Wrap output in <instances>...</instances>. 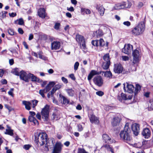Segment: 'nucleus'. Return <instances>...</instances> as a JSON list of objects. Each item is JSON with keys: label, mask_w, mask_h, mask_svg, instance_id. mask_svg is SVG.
I'll return each instance as SVG.
<instances>
[{"label": "nucleus", "mask_w": 153, "mask_h": 153, "mask_svg": "<svg viewBox=\"0 0 153 153\" xmlns=\"http://www.w3.org/2000/svg\"><path fill=\"white\" fill-rule=\"evenodd\" d=\"M35 141L38 145L39 143L40 146H43L45 142H46L45 149L46 151L49 150L48 146H50L51 147L53 146L55 143L54 140L53 138H51L47 140V135L44 132L40 133L39 134H36L35 135Z\"/></svg>", "instance_id": "f257e3e1"}, {"label": "nucleus", "mask_w": 153, "mask_h": 153, "mask_svg": "<svg viewBox=\"0 0 153 153\" xmlns=\"http://www.w3.org/2000/svg\"><path fill=\"white\" fill-rule=\"evenodd\" d=\"M129 125L128 123L126 124L123 130L121 131L120 135L121 138L125 142L130 144L132 141V138L130 134L131 130L129 128Z\"/></svg>", "instance_id": "f03ea898"}, {"label": "nucleus", "mask_w": 153, "mask_h": 153, "mask_svg": "<svg viewBox=\"0 0 153 153\" xmlns=\"http://www.w3.org/2000/svg\"><path fill=\"white\" fill-rule=\"evenodd\" d=\"M145 29V24L143 22H141L134 27L132 30V33L136 36L142 34Z\"/></svg>", "instance_id": "7ed1b4c3"}, {"label": "nucleus", "mask_w": 153, "mask_h": 153, "mask_svg": "<svg viewBox=\"0 0 153 153\" xmlns=\"http://www.w3.org/2000/svg\"><path fill=\"white\" fill-rule=\"evenodd\" d=\"M49 106L46 105L41 111L42 118L45 121H47L49 120Z\"/></svg>", "instance_id": "20e7f679"}, {"label": "nucleus", "mask_w": 153, "mask_h": 153, "mask_svg": "<svg viewBox=\"0 0 153 153\" xmlns=\"http://www.w3.org/2000/svg\"><path fill=\"white\" fill-rule=\"evenodd\" d=\"M123 89L125 91H127L129 93H131L133 92L134 87L133 85L127 82L123 84Z\"/></svg>", "instance_id": "39448f33"}, {"label": "nucleus", "mask_w": 153, "mask_h": 153, "mask_svg": "<svg viewBox=\"0 0 153 153\" xmlns=\"http://www.w3.org/2000/svg\"><path fill=\"white\" fill-rule=\"evenodd\" d=\"M139 52L135 50L133 51L132 56L133 57V63L134 64L138 62L139 60Z\"/></svg>", "instance_id": "423d86ee"}, {"label": "nucleus", "mask_w": 153, "mask_h": 153, "mask_svg": "<svg viewBox=\"0 0 153 153\" xmlns=\"http://www.w3.org/2000/svg\"><path fill=\"white\" fill-rule=\"evenodd\" d=\"M133 46L129 44L125 45L124 48L122 50V52L124 53L128 54L130 53L132 50Z\"/></svg>", "instance_id": "0eeeda50"}, {"label": "nucleus", "mask_w": 153, "mask_h": 153, "mask_svg": "<svg viewBox=\"0 0 153 153\" xmlns=\"http://www.w3.org/2000/svg\"><path fill=\"white\" fill-rule=\"evenodd\" d=\"M93 81L95 85L101 86L103 84V80L102 77L100 76H95L93 79Z\"/></svg>", "instance_id": "6e6552de"}, {"label": "nucleus", "mask_w": 153, "mask_h": 153, "mask_svg": "<svg viewBox=\"0 0 153 153\" xmlns=\"http://www.w3.org/2000/svg\"><path fill=\"white\" fill-rule=\"evenodd\" d=\"M123 70V68L120 63H117L114 65V71L116 73L120 74Z\"/></svg>", "instance_id": "1a4fd4ad"}, {"label": "nucleus", "mask_w": 153, "mask_h": 153, "mask_svg": "<svg viewBox=\"0 0 153 153\" xmlns=\"http://www.w3.org/2000/svg\"><path fill=\"white\" fill-rule=\"evenodd\" d=\"M20 79L25 81L26 82L28 81L29 76L28 74L27 73L23 71H22L20 73Z\"/></svg>", "instance_id": "9d476101"}, {"label": "nucleus", "mask_w": 153, "mask_h": 153, "mask_svg": "<svg viewBox=\"0 0 153 153\" xmlns=\"http://www.w3.org/2000/svg\"><path fill=\"white\" fill-rule=\"evenodd\" d=\"M61 150V144L59 143H56L54 147L52 153H60Z\"/></svg>", "instance_id": "9b49d317"}, {"label": "nucleus", "mask_w": 153, "mask_h": 153, "mask_svg": "<svg viewBox=\"0 0 153 153\" xmlns=\"http://www.w3.org/2000/svg\"><path fill=\"white\" fill-rule=\"evenodd\" d=\"M131 129L134 134L137 135L139 132V125L137 124L134 123L132 126Z\"/></svg>", "instance_id": "f8f14e48"}, {"label": "nucleus", "mask_w": 153, "mask_h": 153, "mask_svg": "<svg viewBox=\"0 0 153 153\" xmlns=\"http://www.w3.org/2000/svg\"><path fill=\"white\" fill-rule=\"evenodd\" d=\"M121 121V118L118 117H114L112 119L111 124L113 126H116L118 125Z\"/></svg>", "instance_id": "ddd939ff"}, {"label": "nucleus", "mask_w": 153, "mask_h": 153, "mask_svg": "<svg viewBox=\"0 0 153 153\" xmlns=\"http://www.w3.org/2000/svg\"><path fill=\"white\" fill-rule=\"evenodd\" d=\"M96 9L98 10L100 15L101 16L103 15L105 12V9L102 5L100 4H97L95 6Z\"/></svg>", "instance_id": "4468645a"}, {"label": "nucleus", "mask_w": 153, "mask_h": 153, "mask_svg": "<svg viewBox=\"0 0 153 153\" xmlns=\"http://www.w3.org/2000/svg\"><path fill=\"white\" fill-rule=\"evenodd\" d=\"M142 134L145 138H148L151 135V132L148 128H146L143 129Z\"/></svg>", "instance_id": "2eb2a0df"}, {"label": "nucleus", "mask_w": 153, "mask_h": 153, "mask_svg": "<svg viewBox=\"0 0 153 153\" xmlns=\"http://www.w3.org/2000/svg\"><path fill=\"white\" fill-rule=\"evenodd\" d=\"M60 116L59 111L55 110L52 114L51 118L53 120H57L60 119Z\"/></svg>", "instance_id": "dca6fc26"}, {"label": "nucleus", "mask_w": 153, "mask_h": 153, "mask_svg": "<svg viewBox=\"0 0 153 153\" xmlns=\"http://www.w3.org/2000/svg\"><path fill=\"white\" fill-rule=\"evenodd\" d=\"M45 11L44 8H40L39 9L38 13L39 16L42 18H44L46 15Z\"/></svg>", "instance_id": "f3484780"}, {"label": "nucleus", "mask_w": 153, "mask_h": 153, "mask_svg": "<svg viewBox=\"0 0 153 153\" xmlns=\"http://www.w3.org/2000/svg\"><path fill=\"white\" fill-rule=\"evenodd\" d=\"M89 119L90 122L92 123L98 124L99 123L98 118L94 115H91Z\"/></svg>", "instance_id": "a211bd4d"}, {"label": "nucleus", "mask_w": 153, "mask_h": 153, "mask_svg": "<svg viewBox=\"0 0 153 153\" xmlns=\"http://www.w3.org/2000/svg\"><path fill=\"white\" fill-rule=\"evenodd\" d=\"M51 46L52 50H57L60 48V43L58 42L54 41L51 43Z\"/></svg>", "instance_id": "6ab92c4d"}, {"label": "nucleus", "mask_w": 153, "mask_h": 153, "mask_svg": "<svg viewBox=\"0 0 153 153\" xmlns=\"http://www.w3.org/2000/svg\"><path fill=\"white\" fill-rule=\"evenodd\" d=\"M126 2H123L122 3H118L116 4L114 6L116 10H120L125 8Z\"/></svg>", "instance_id": "aec40b11"}, {"label": "nucleus", "mask_w": 153, "mask_h": 153, "mask_svg": "<svg viewBox=\"0 0 153 153\" xmlns=\"http://www.w3.org/2000/svg\"><path fill=\"white\" fill-rule=\"evenodd\" d=\"M22 104L25 105V108L27 110H29L31 109V102L24 100L22 101Z\"/></svg>", "instance_id": "412c9836"}, {"label": "nucleus", "mask_w": 153, "mask_h": 153, "mask_svg": "<svg viewBox=\"0 0 153 153\" xmlns=\"http://www.w3.org/2000/svg\"><path fill=\"white\" fill-rule=\"evenodd\" d=\"M28 120L30 122H33L34 124L38 125L39 122L37 120L32 116H30L28 117Z\"/></svg>", "instance_id": "4be33fe9"}, {"label": "nucleus", "mask_w": 153, "mask_h": 153, "mask_svg": "<svg viewBox=\"0 0 153 153\" xmlns=\"http://www.w3.org/2000/svg\"><path fill=\"white\" fill-rule=\"evenodd\" d=\"M121 97L122 99L126 100H130L132 98V96L131 95L127 96L125 94L122 93L121 94Z\"/></svg>", "instance_id": "5701e85b"}, {"label": "nucleus", "mask_w": 153, "mask_h": 153, "mask_svg": "<svg viewBox=\"0 0 153 153\" xmlns=\"http://www.w3.org/2000/svg\"><path fill=\"white\" fill-rule=\"evenodd\" d=\"M7 128L6 130L5 134H8L10 136H13V130L11 129L10 127L7 126Z\"/></svg>", "instance_id": "b1692460"}, {"label": "nucleus", "mask_w": 153, "mask_h": 153, "mask_svg": "<svg viewBox=\"0 0 153 153\" xmlns=\"http://www.w3.org/2000/svg\"><path fill=\"white\" fill-rule=\"evenodd\" d=\"M110 64V62L108 61V62H103L102 66V67L104 69L107 70L109 68Z\"/></svg>", "instance_id": "393cba45"}, {"label": "nucleus", "mask_w": 153, "mask_h": 153, "mask_svg": "<svg viewBox=\"0 0 153 153\" xmlns=\"http://www.w3.org/2000/svg\"><path fill=\"white\" fill-rule=\"evenodd\" d=\"M76 41L79 43L85 41L84 37L81 35H77L76 36Z\"/></svg>", "instance_id": "a878e982"}, {"label": "nucleus", "mask_w": 153, "mask_h": 153, "mask_svg": "<svg viewBox=\"0 0 153 153\" xmlns=\"http://www.w3.org/2000/svg\"><path fill=\"white\" fill-rule=\"evenodd\" d=\"M98 73L97 71L94 70L91 71L88 75V79L89 80H91L94 75H96Z\"/></svg>", "instance_id": "bb28decb"}, {"label": "nucleus", "mask_w": 153, "mask_h": 153, "mask_svg": "<svg viewBox=\"0 0 153 153\" xmlns=\"http://www.w3.org/2000/svg\"><path fill=\"white\" fill-rule=\"evenodd\" d=\"M103 139L105 140V142L110 143L111 138L107 134H104L102 136Z\"/></svg>", "instance_id": "cd10ccee"}, {"label": "nucleus", "mask_w": 153, "mask_h": 153, "mask_svg": "<svg viewBox=\"0 0 153 153\" xmlns=\"http://www.w3.org/2000/svg\"><path fill=\"white\" fill-rule=\"evenodd\" d=\"M102 73L104 74V76L105 77H106L109 78H111L112 77V74L110 71H103Z\"/></svg>", "instance_id": "c85d7f7f"}, {"label": "nucleus", "mask_w": 153, "mask_h": 153, "mask_svg": "<svg viewBox=\"0 0 153 153\" xmlns=\"http://www.w3.org/2000/svg\"><path fill=\"white\" fill-rule=\"evenodd\" d=\"M81 12L83 15H85V14H89L91 13V11L89 9L83 8H81Z\"/></svg>", "instance_id": "c756f323"}, {"label": "nucleus", "mask_w": 153, "mask_h": 153, "mask_svg": "<svg viewBox=\"0 0 153 153\" xmlns=\"http://www.w3.org/2000/svg\"><path fill=\"white\" fill-rule=\"evenodd\" d=\"M59 96L61 99L62 100L63 104H68L69 103V100L64 96L61 95V94H59Z\"/></svg>", "instance_id": "7c9ffc66"}, {"label": "nucleus", "mask_w": 153, "mask_h": 153, "mask_svg": "<svg viewBox=\"0 0 153 153\" xmlns=\"http://www.w3.org/2000/svg\"><path fill=\"white\" fill-rule=\"evenodd\" d=\"M148 108L149 110H153V100L151 99L149 100L148 103Z\"/></svg>", "instance_id": "2f4dec72"}, {"label": "nucleus", "mask_w": 153, "mask_h": 153, "mask_svg": "<svg viewBox=\"0 0 153 153\" xmlns=\"http://www.w3.org/2000/svg\"><path fill=\"white\" fill-rule=\"evenodd\" d=\"M29 79L31 78L32 81H36L38 79L33 74L29 73L28 74Z\"/></svg>", "instance_id": "473e14b6"}, {"label": "nucleus", "mask_w": 153, "mask_h": 153, "mask_svg": "<svg viewBox=\"0 0 153 153\" xmlns=\"http://www.w3.org/2000/svg\"><path fill=\"white\" fill-rule=\"evenodd\" d=\"M140 86L138 84H136L135 88V90L134 91H133L135 95H136L137 94L138 92L140 91Z\"/></svg>", "instance_id": "72a5a7b5"}, {"label": "nucleus", "mask_w": 153, "mask_h": 153, "mask_svg": "<svg viewBox=\"0 0 153 153\" xmlns=\"http://www.w3.org/2000/svg\"><path fill=\"white\" fill-rule=\"evenodd\" d=\"M15 23L20 25H23L24 24V22L22 19L20 18L15 21Z\"/></svg>", "instance_id": "f704fd0d"}, {"label": "nucleus", "mask_w": 153, "mask_h": 153, "mask_svg": "<svg viewBox=\"0 0 153 153\" xmlns=\"http://www.w3.org/2000/svg\"><path fill=\"white\" fill-rule=\"evenodd\" d=\"M104 61L105 62H108V61L110 62V58L108 54H106L104 55L103 57Z\"/></svg>", "instance_id": "c9c22d12"}, {"label": "nucleus", "mask_w": 153, "mask_h": 153, "mask_svg": "<svg viewBox=\"0 0 153 153\" xmlns=\"http://www.w3.org/2000/svg\"><path fill=\"white\" fill-rule=\"evenodd\" d=\"M66 91L69 96H73L74 94V91L72 89H66Z\"/></svg>", "instance_id": "e433bc0d"}, {"label": "nucleus", "mask_w": 153, "mask_h": 153, "mask_svg": "<svg viewBox=\"0 0 153 153\" xmlns=\"http://www.w3.org/2000/svg\"><path fill=\"white\" fill-rule=\"evenodd\" d=\"M11 73L16 75L19 76V69L18 68H15L12 70Z\"/></svg>", "instance_id": "4c0bfd02"}, {"label": "nucleus", "mask_w": 153, "mask_h": 153, "mask_svg": "<svg viewBox=\"0 0 153 153\" xmlns=\"http://www.w3.org/2000/svg\"><path fill=\"white\" fill-rule=\"evenodd\" d=\"M104 147L108 151L111 152L112 153H114L113 149L109 145H105L104 146Z\"/></svg>", "instance_id": "58836bf2"}, {"label": "nucleus", "mask_w": 153, "mask_h": 153, "mask_svg": "<svg viewBox=\"0 0 153 153\" xmlns=\"http://www.w3.org/2000/svg\"><path fill=\"white\" fill-rule=\"evenodd\" d=\"M98 41L99 45L100 46H103L105 45V42L102 39H100L99 40H98Z\"/></svg>", "instance_id": "ea45409f"}, {"label": "nucleus", "mask_w": 153, "mask_h": 153, "mask_svg": "<svg viewBox=\"0 0 153 153\" xmlns=\"http://www.w3.org/2000/svg\"><path fill=\"white\" fill-rule=\"evenodd\" d=\"M81 48L83 50H85L86 48L85 41L79 43Z\"/></svg>", "instance_id": "a19ab883"}, {"label": "nucleus", "mask_w": 153, "mask_h": 153, "mask_svg": "<svg viewBox=\"0 0 153 153\" xmlns=\"http://www.w3.org/2000/svg\"><path fill=\"white\" fill-rule=\"evenodd\" d=\"M39 57L43 60H46L47 59V58L42 55L40 52L38 53Z\"/></svg>", "instance_id": "79ce46f5"}, {"label": "nucleus", "mask_w": 153, "mask_h": 153, "mask_svg": "<svg viewBox=\"0 0 153 153\" xmlns=\"http://www.w3.org/2000/svg\"><path fill=\"white\" fill-rule=\"evenodd\" d=\"M96 33L97 35V36H102L103 34L102 31L100 30H98L96 32Z\"/></svg>", "instance_id": "37998d69"}, {"label": "nucleus", "mask_w": 153, "mask_h": 153, "mask_svg": "<svg viewBox=\"0 0 153 153\" xmlns=\"http://www.w3.org/2000/svg\"><path fill=\"white\" fill-rule=\"evenodd\" d=\"M91 43L92 45L96 46H99V41L98 40H96L95 41H92L91 42Z\"/></svg>", "instance_id": "c03bdc74"}, {"label": "nucleus", "mask_w": 153, "mask_h": 153, "mask_svg": "<svg viewBox=\"0 0 153 153\" xmlns=\"http://www.w3.org/2000/svg\"><path fill=\"white\" fill-rule=\"evenodd\" d=\"M31 102L33 103V108H34L36 106L38 101L36 100H32Z\"/></svg>", "instance_id": "a18cd8bd"}, {"label": "nucleus", "mask_w": 153, "mask_h": 153, "mask_svg": "<svg viewBox=\"0 0 153 153\" xmlns=\"http://www.w3.org/2000/svg\"><path fill=\"white\" fill-rule=\"evenodd\" d=\"M14 90V89L13 88H11L10 91L8 92V94L11 96L12 97H13L14 96L13 94Z\"/></svg>", "instance_id": "49530a36"}, {"label": "nucleus", "mask_w": 153, "mask_h": 153, "mask_svg": "<svg viewBox=\"0 0 153 153\" xmlns=\"http://www.w3.org/2000/svg\"><path fill=\"white\" fill-rule=\"evenodd\" d=\"M78 153H88L84 149L79 148L78 149Z\"/></svg>", "instance_id": "de8ad7c7"}, {"label": "nucleus", "mask_w": 153, "mask_h": 153, "mask_svg": "<svg viewBox=\"0 0 153 153\" xmlns=\"http://www.w3.org/2000/svg\"><path fill=\"white\" fill-rule=\"evenodd\" d=\"M45 90H40L39 91V93L43 97H44L45 96L44 94L45 93Z\"/></svg>", "instance_id": "09e8293b"}, {"label": "nucleus", "mask_w": 153, "mask_h": 153, "mask_svg": "<svg viewBox=\"0 0 153 153\" xmlns=\"http://www.w3.org/2000/svg\"><path fill=\"white\" fill-rule=\"evenodd\" d=\"M60 26V24L59 23H56L54 25V28L56 30H58L59 29V27Z\"/></svg>", "instance_id": "8fccbe9b"}, {"label": "nucleus", "mask_w": 153, "mask_h": 153, "mask_svg": "<svg viewBox=\"0 0 153 153\" xmlns=\"http://www.w3.org/2000/svg\"><path fill=\"white\" fill-rule=\"evenodd\" d=\"M8 33L11 35H14V32L13 30L11 29H9L8 30Z\"/></svg>", "instance_id": "3c124183"}, {"label": "nucleus", "mask_w": 153, "mask_h": 153, "mask_svg": "<svg viewBox=\"0 0 153 153\" xmlns=\"http://www.w3.org/2000/svg\"><path fill=\"white\" fill-rule=\"evenodd\" d=\"M79 65V63L77 62L74 64V70L75 71H76L77 70L78 67Z\"/></svg>", "instance_id": "603ef678"}, {"label": "nucleus", "mask_w": 153, "mask_h": 153, "mask_svg": "<svg viewBox=\"0 0 153 153\" xmlns=\"http://www.w3.org/2000/svg\"><path fill=\"white\" fill-rule=\"evenodd\" d=\"M96 94L99 96H102L103 95L104 93L102 91H99L96 92Z\"/></svg>", "instance_id": "864d4df0"}, {"label": "nucleus", "mask_w": 153, "mask_h": 153, "mask_svg": "<svg viewBox=\"0 0 153 153\" xmlns=\"http://www.w3.org/2000/svg\"><path fill=\"white\" fill-rule=\"evenodd\" d=\"M51 87L48 85L44 89L45 90V92H48L51 89Z\"/></svg>", "instance_id": "5fc2aeb1"}, {"label": "nucleus", "mask_w": 153, "mask_h": 153, "mask_svg": "<svg viewBox=\"0 0 153 153\" xmlns=\"http://www.w3.org/2000/svg\"><path fill=\"white\" fill-rule=\"evenodd\" d=\"M77 127L78 128V131H82L83 129V128L82 127V126L80 124H79L77 125Z\"/></svg>", "instance_id": "6e6d98bb"}, {"label": "nucleus", "mask_w": 153, "mask_h": 153, "mask_svg": "<svg viewBox=\"0 0 153 153\" xmlns=\"http://www.w3.org/2000/svg\"><path fill=\"white\" fill-rule=\"evenodd\" d=\"M62 85L60 84H58L56 85L54 87V89H55L56 90H57L59 89L61 87Z\"/></svg>", "instance_id": "4d7b16f0"}, {"label": "nucleus", "mask_w": 153, "mask_h": 153, "mask_svg": "<svg viewBox=\"0 0 153 153\" xmlns=\"http://www.w3.org/2000/svg\"><path fill=\"white\" fill-rule=\"evenodd\" d=\"M121 57L122 60L124 61H128L129 59V57L127 56H122Z\"/></svg>", "instance_id": "13d9d810"}, {"label": "nucleus", "mask_w": 153, "mask_h": 153, "mask_svg": "<svg viewBox=\"0 0 153 153\" xmlns=\"http://www.w3.org/2000/svg\"><path fill=\"white\" fill-rule=\"evenodd\" d=\"M30 147L31 146L30 145H25L24 146L23 148L25 150H28Z\"/></svg>", "instance_id": "bf43d9fd"}, {"label": "nucleus", "mask_w": 153, "mask_h": 153, "mask_svg": "<svg viewBox=\"0 0 153 153\" xmlns=\"http://www.w3.org/2000/svg\"><path fill=\"white\" fill-rule=\"evenodd\" d=\"M123 24L128 27L130 26L131 25V23L129 21L124 22H123Z\"/></svg>", "instance_id": "052dcab7"}, {"label": "nucleus", "mask_w": 153, "mask_h": 153, "mask_svg": "<svg viewBox=\"0 0 153 153\" xmlns=\"http://www.w3.org/2000/svg\"><path fill=\"white\" fill-rule=\"evenodd\" d=\"M141 144L140 143V144L139 143L135 144V146L137 148H140L141 147Z\"/></svg>", "instance_id": "680f3d73"}, {"label": "nucleus", "mask_w": 153, "mask_h": 153, "mask_svg": "<svg viewBox=\"0 0 153 153\" xmlns=\"http://www.w3.org/2000/svg\"><path fill=\"white\" fill-rule=\"evenodd\" d=\"M62 81L64 82L66 84L68 82V81L67 79L64 77H62Z\"/></svg>", "instance_id": "e2e57ef3"}, {"label": "nucleus", "mask_w": 153, "mask_h": 153, "mask_svg": "<svg viewBox=\"0 0 153 153\" xmlns=\"http://www.w3.org/2000/svg\"><path fill=\"white\" fill-rule=\"evenodd\" d=\"M143 5V4L142 2H139L137 5V7L139 8H140L142 7Z\"/></svg>", "instance_id": "0e129e2a"}, {"label": "nucleus", "mask_w": 153, "mask_h": 153, "mask_svg": "<svg viewBox=\"0 0 153 153\" xmlns=\"http://www.w3.org/2000/svg\"><path fill=\"white\" fill-rule=\"evenodd\" d=\"M4 71L2 69H0V77H2L4 73Z\"/></svg>", "instance_id": "69168bd1"}, {"label": "nucleus", "mask_w": 153, "mask_h": 153, "mask_svg": "<svg viewBox=\"0 0 153 153\" xmlns=\"http://www.w3.org/2000/svg\"><path fill=\"white\" fill-rule=\"evenodd\" d=\"M9 16L10 17H14L16 16V13H9Z\"/></svg>", "instance_id": "338daca9"}, {"label": "nucleus", "mask_w": 153, "mask_h": 153, "mask_svg": "<svg viewBox=\"0 0 153 153\" xmlns=\"http://www.w3.org/2000/svg\"><path fill=\"white\" fill-rule=\"evenodd\" d=\"M67 10H68L71 12H73L74 11V7H68L67 8Z\"/></svg>", "instance_id": "774afa93"}]
</instances>
